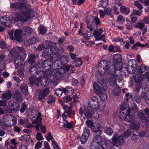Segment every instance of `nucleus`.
<instances>
[{
  "instance_id": "obj_56",
  "label": "nucleus",
  "mask_w": 149,
  "mask_h": 149,
  "mask_svg": "<svg viewBox=\"0 0 149 149\" xmlns=\"http://www.w3.org/2000/svg\"><path fill=\"white\" fill-rule=\"evenodd\" d=\"M86 123L88 126L91 128L93 125V122L91 120L88 119L86 121Z\"/></svg>"
},
{
  "instance_id": "obj_23",
  "label": "nucleus",
  "mask_w": 149,
  "mask_h": 149,
  "mask_svg": "<svg viewBox=\"0 0 149 149\" xmlns=\"http://www.w3.org/2000/svg\"><path fill=\"white\" fill-rule=\"evenodd\" d=\"M70 70V65L66 66L64 68H59L58 69H54V73H58L59 74H63L65 73V71Z\"/></svg>"
},
{
  "instance_id": "obj_45",
  "label": "nucleus",
  "mask_w": 149,
  "mask_h": 149,
  "mask_svg": "<svg viewBox=\"0 0 149 149\" xmlns=\"http://www.w3.org/2000/svg\"><path fill=\"white\" fill-rule=\"evenodd\" d=\"M104 131L107 134L111 135L113 132V131L110 127H106L104 128Z\"/></svg>"
},
{
  "instance_id": "obj_57",
  "label": "nucleus",
  "mask_w": 149,
  "mask_h": 149,
  "mask_svg": "<svg viewBox=\"0 0 149 149\" xmlns=\"http://www.w3.org/2000/svg\"><path fill=\"white\" fill-rule=\"evenodd\" d=\"M63 92V89L62 90L61 88H59L55 91V93L58 96H61Z\"/></svg>"
},
{
  "instance_id": "obj_27",
  "label": "nucleus",
  "mask_w": 149,
  "mask_h": 149,
  "mask_svg": "<svg viewBox=\"0 0 149 149\" xmlns=\"http://www.w3.org/2000/svg\"><path fill=\"white\" fill-rule=\"evenodd\" d=\"M86 21L87 24V28L89 29L90 31L91 32L93 30V26L91 25V22H93L92 17L90 16L87 17L86 18Z\"/></svg>"
},
{
  "instance_id": "obj_50",
  "label": "nucleus",
  "mask_w": 149,
  "mask_h": 149,
  "mask_svg": "<svg viewBox=\"0 0 149 149\" xmlns=\"http://www.w3.org/2000/svg\"><path fill=\"white\" fill-rule=\"evenodd\" d=\"M131 70H132L133 72L132 73L130 74H137L138 73H140L141 72L140 70V68L139 67L136 66L135 67V69L134 70L132 68Z\"/></svg>"
},
{
  "instance_id": "obj_63",
  "label": "nucleus",
  "mask_w": 149,
  "mask_h": 149,
  "mask_svg": "<svg viewBox=\"0 0 149 149\" xmlns=\"http://www.w3.org/2000/svg\"><path fill=\"white\" fill-rule=\"evenodd\" d=\"M36 137L37 139L38 140H42L43 139V137L41 133H37Z\"/></svg>"
},
{
  "instance_id": "obj_38",
  "label": "nucleus",
  "mask_w": 149,
  "mask_h": 149,
  "mask_svg": "<svg viewBox=\"0 0 149 149\" xmlns=\"http://www.w3.org/2000/svg\"><path fill=\"white\" fill-rule=\"evenodd\" d=\"M105 144L107 149H112L113 146H114L112 141L111 142L110 140L106 141Z\"/></svg>"
},
{
  "instance_id": "obj_6",
  "label": "nucleus",
  "mask_w": 149,
  "mask_h": 149,
  "mask_svg": "<svg viewBox=\"0 0 149 149\" xmlns=\"http://www.w3.org/2000/svg\"><path fill=\"white\" fill-rule=\"evenodd\" d=\"M54 60L53 63L54 66L52 68H51L49 69L46 70L45 71L44 70H40L38 72L39 74H59L58 73H54L53 71L54 69L57 70L59 68H62L63 67V66L58 56L54 58Z\"/></svg>"
},
{
  "instance_id": "obj_64",
  "label": "nucleus",
  "mask_w": 149,
  "mask_h": 149,
  "mask_svg": "<svg viewBox=\"0 0 149 149\" xmlns=\"http://www.w3.org/2000/svg\"><path fill=\"white\" fill-rule=\"evenodd\" d=\"M127 107V106L126 102H123L121 105L120 109L123 111L126 109Z\"/></svg>"
},
{
  "instance_id": "obj_32",
  "label": "nucleus",
  "mask_w": 149,
  "mask_h": 149,
  "mask_svg": "<svg viewBox=\"0 0 149 149\" xmlns=\"http://www.w3.org/2000/svg\"><path fill=\"white\" fill-rule=\"evenodd\" d=\"M11 96V92L10 90H8L7 92L2 95L1 98L2 99L5 101L9 99Z\"/></svg>"
},
{
  "instance_id": "obj_17",
  "label": "nucleus",
  "mask_w": 149,
  "mask_h": 149,
  "mask_svg": "<svg viewBox=\"0 0 149 149\" xmlns=\"http://www.w3.org/2000/svg\"><path fill=\"white\" fill-rule=\"evenodd\" d=\"M117 67H118V69H116V70L115 72H114V73H112V74L115 73L117 71H122L125 74H126L127 72L131 74L132 73V72H133L132 70H130L128 67L127 68V65L125 64H121L120 66H119V65H118V66H117Z\"/></svg>"
},
{
  "instance_id": "obj_62",
  "label": "nucleus",
  "mask_w": 149,
  "mask_h": 149,
  "mask_svg": "<svg viewBox=\"0 0 149 149\" xmlns=\"http://www.w3.org/2000/svg\"><path fill=\"white\" fill-rule=\"evenodd\" d=\"M88 137H87L84 135H82L80 139V141L82 143H84L87 140Z\"/></svg>"
},
{
  "instance_id": "obj_33",
  "label": "nucleus",
  "mask_w": 149,
  "mask_h": 149,
  "mask_svg": "<svg viewBox=\"0 0 149 149\" xmlns=\"http://www.w3.org/2000/svg\"><path fill=\"white\" fill-rule=\"evenodd\" d=\"M149 68L147 66L143 64L141 65L140 67L141 73L142 74H147Z\"/></svg>"
},
{
  "instance_id": "obj_34",
  "label": "nucleus",
  "mask_w": 149,
  "mask_h": 149,
  "mask_svg": "<svg viewBox=\"0 0 149 149\" xmlns=\"http://www.w3.org/2000/svg\"><path fill=\"white\" fill-rule=\"evenodd\" d=\"M48 76H47L46 77H41V81H40L41 85L43 86H47L49 84L48 82Z\"/></svg>"
},
{
  "instance_id": "obj_11",
  "label": "nucleus",
  "mask_w": 149,
  "mask_h": 149,
  "mask_svg": "<svg viewBox=\"0 0 149 149\" xmlns=\"http://www.w3.org/2000/svg\"><path fill=\"white\" fill-rule=\"evenodd\" d=\"M54 58H55V57L54 56H51L50 57L49 59H47L41 63L40 62L38 64V65L39 66L41 65L42 67L44 69L49 67V68L48 69H49L51 68H52L54 66L53 65L54 61ZM47 70L48 69L46 70Z\"/></svg>"
},
{
  "instance_id": "obj_59",
  "label": "nucleus",
  "mask_w": 149,
  "mask_h": 149,
  "mask_svg": "<svg viewBox=\"0 0 149 149\" xmlns=\"http://www.w3.org/2000/svg\"><path fill=\"white\" fill-rule=\"evenodd\" d=\"M27 106L25 103H23L21 105V108L20 109V111L21 113H23L26 109Z\"/></svg>"
},
{
  "instance_id": "obj_26",
  "label": "nucleus",
  "mask_w": 149,
  "mask_h": 149,
  "mask_svg": "<svg viewBox=\"0 0 149 149\" xmlns=\"http://www.w3.org/2000/svg\"><path fill=\"white\" fill-rule=\"evenodd\" d=\"M101 131H100L99 134L96 135L94 137L93 142L97 143L100 144V146L102 145V136L100 135Z\"/></svg>"
},
{
  "instance_id": "obj_20",
  "label": "nucleus",
  "mask_w": 149,
  "mask_h": 149,
  "mask_svg": "<svg viewBox=\"0 0 149 149\" xmlns=\"http://www.w3.org/2000/svg\"><path fill=\"white\" fill-rule=\"evenodd\" d=\"M59 75H51L49 77V80L51 84L56 86L58 83V81L59 80L61 77L59 76Z\"/></svg>"
},
{
  "instance_id": "obj_14",
  "label": "nucleus",
  "mask_w": 149,
  "mask_h": 149,
  "mask_svg": "<svg viewBox=\"0 0 149 149\" xmlns=\"http://www.w3.org/2000/svg\"><path fill=\"white\" fill-rule=\"evenodd\" d=\"M9 104V107L6 110L8 113H12L13 111L15 112L19 110L20 105L18 103L15 102H10Z\"/></svg>"
},
{
  "instance_id": "obj_29",
  "label": "nucleus",
  "mask_w": 149,
  "mask_h": 149,
  "mask_svg": "<svg viewBox=\"0 0 149 149\" xmlns=\"http://www.w3.org/2000/svg\"><path fill=\"white\" fill-rule=\"evenodd\" d=\"M63 108L65 112L68 114L74 115V112L72 111V106L70 105L69 107L67 105H64L63 106Z\"/></svg>"
},
{
  "instance_id": "obj_8",
  "label": "nucleus",
  "mask_w": 149,
  "mask_h": 149,
  "mask_svg": "<svg viewBox=\"0 0 149 149\" xmlns=\"http://www.w3.org/2000/svg\"><path fill=\"white\" fill-rule=\"evenodd\" d=\"M31 113L30 114L32 116V118H34L36 117V118L33 120L32 123L33 124H36L35 127L38 131H39V127L40 124H38L37 123L39 122L40 123H41L42 119L40 117L41 116V113L37 110H31Z\"/></svg>"
},
{
  "instance_id": "obj_21",
  "label": "nucleus",
  "mask_w": 149,
  "mask_h": 149,
  "mask_svg": "<svg viewBox=\"0 0 149 149\" xmlns=\"http://www.w3.org/2000/svg\"><path fill=\"white\" fill-rule=\"evenodd\" d=\"M12 97L17 101L22 102V96L19 91L17 90L12 95Z\"/></svg>"
},
{
  "instance_id": "obj_52",
  "label": "nucleus",
  "mask_w": 149,
  "mask_h": 149,
  "mask_svg": "<svg viewBox=\"0 0 149 149\" xmlns=\"http://www.w3.org/2000/svg\"><path fill=\"white\" fill-rule=\"evenodd\" d=\"M122 75H111V77L113 78V79L112 81H116V80L117 79L118 77H120V79L119 78L118 79L119 81H121L123 79V77H122Z\"/></svg>"
},
{
  "instance_id": "obj_1",
  "label": "nucleus",
  "mask_w": 149,
  "mask_h": 149,
  "mask_svg": "<svg viewBox=\"0 0 149 149\" xmlns=\"http://www.w3.org/2000/svg\"><path fill=\"white\" fill-rule=\"evenodd\" d=\"M27 2V0H20L16 3H10L11 8L15 10H19V12L15 13L16 17L12 18L14 23L21 24L34 16V11L30 7V5L26 4Z\"/></svg>"
},
{
  "instance_id": "obj_42",
  "label": "nucleus",
  "mask_w": 149,
  "mask_h": 149,
  "mask_svg": "<svg viewBox=\"0 0 149 149\" xmlns=\"http://www.w3.org/2000/svg\"><path fill=\"white\" fill-rule=\"evenodd\" d=\"M113 93L116 96H118L120 93V89L118 87L115 88L113 91Z\"/></svg>"
},
{
  "instance_id": "obj_61",
  "label": "nucleus",
  "mask_w": 149,
  "mask_h": 149,
  "mask_svg": "<svg viewBox=\"0 0 149 149\" xmlns=\"http://www.w3.org/2000/svg\"><path fill=\"white\" fill-rule=\"evenodd\" d=\"M131 132L130 130L128 129L124 132V135L125 137H127L130 136Z\"/></svg>"
},
{
  "instance_id": "obj_24",
  "label": "nucleus",
  "mask_w": 149,
  "mask_h": 149,
  "mask_svg": "<svg viewBox=\"0 0 149 149\" xmlns=\"http://www.w3.org/2000/svg\"><path fill=\"white\" fill-rule=\"evenodd\" d=\"M33 34L34 36L33 37L25 41L24 44H27V45H32L33 44L36 43L38 41V40L37 38V35L36 33H35V34Z\"/></svg>"
},
{
  "instance_id": "obj_30",
  "label": "nucleus",
  "mask_w": 149,
  "mask_h": 149,
  "mask_svg": "<svg viewBox=\"0 0 149 149\" xmlns=\"http://www.w3.org/2000/svg\"><path fill=\"white\" fill-rule=\"evenodd\" d=\"M133 77L136 84H140L141 81L145 78V75H134Z\"/></svg>"
},
{
  "instance_id": "obj_16",
  "label": "nucleus",
  "mask_w": 149,
  "mask_h": 149,
  "mask_svg": "<svg viewBox=\"0 0 149 149\" xmlns=\"http://www.w3.org/2000/svg\"><path fill=\"white\" fill-rule=\"evenodd\" d=\"M13 116L10 114H7L4 115L3 117V121L4 126L9 127L12 126V119Z\"/></svg>"
},
{
  "instance_id": "obj_15",
  "label": "nucleus",
  "mask_w": 149,
  "mask_h": 149,
  "mask_svg": "<svg viewBox=\"0 0 149 149\" xmlns=\"http://www.w3.org/2000/svg\"><path fill=\"white\" fill-rule=\"evenodd\" d=\"M11 25L10 19L7 16H3L0 20V25L2 27L5 26L10 27Z\"/></svg>"
},
{
  "instance_id": "obj_35",
  "label": "nucleus",
  "mask_w": 149,
  "mask_h": 149,
  "mask_svg": "<svg viewBox=\"0 0 149 149\" xmlns=\"http://www.w3.org/2000/svg\"><path fill=\"white\" fill-rule=\"evenodd\" d=\"M131 124L130 127L132 129L136 130L139 128L140 127V124L139 121H136L134 119V122H131Z\"/></svg>"
},
{
  "instance_id": "obj_40",
  "label": "nucleus",
  "mask_w": 149,
  "mask_h": 149,
  "mask_svg": "<svg viewBox=\"0 0 149 149\" xmlns=\"http://www.w3.org/2000/svg\"><path fill=\"white\" fill-rule=\"evenodd\" d=\"M74 124L72 122H67L65 123H64L63 125L65 128H73Z\"/></svg>"
},
{
  "instance_id": "obj_43",
  "label": "nucleus",
  "mask_w": 149,
  "mask_h": 149,
  "mask_svg": "<svg viewBox=\"0 0 149 149\" xmlns=\"http://www.w3.org/2000/svg\"><path fill=\"white\" fill-rule=\"evenodd\" d=\"M100 147V144L92 141L90 146V149H98Z\"/></svg>"
},
{
  "instance_id": "obj_18",
  "label": "nucleus",
  "mask_w": 149,
  "mask_h": 149,
  "mask_svg": "<svg viewBox=\"0 0 149 149\" xmlns=\"http://www.w3.org/2000/svg\"><path fill=\"white\" fill-rule=\"evenodd\" d=\"M49 89L48 88L45 89L40 90L38 95L37 100H42L49 94Z\"/></svg>"
},
{
  "instance_id": "obj_4",
  "label": "nucleus",
  "mask_w": 149,
  "mask_h": 149,
  "mask_svg": "<svg viewBox=\"0 0 149 149\" xmlns=\"http://www.w3.org/2000/svg\"><path fill=\"white\" fill-rule=\"evenodd\" d=\"M58 45L60 46V45L58 43L56 42L53 43L49 47V48L51 53L54 55V56L55 57L54 58H56V56H58V58H60L59 59L64 66L68 62V58L67 57L65 56H60V54L58 53H63L64 51V50L61 47L60 48H58L57 46Z\"/></svg>"
},
{
  "instance_id": "obj_28",
  "label": "nucleus",
  "mask_w": 149,
  "mask_h": 149,
  "mask_svg": "<svg viewBox=\"0 0 149 149\" xmlns=\"http://www.w3.org/2000/svg\"><path fill=\"white\" fill-rule=\"evenodd\" d=\"M20 90L22 94L26 95L29 94V92L28 90V86L25 83L21 84L20 86Z\"/></svg>"
},
{
  "instance_id": "obj_2",
  "label": "nucleus",
  "mask_w": 149,
  "mask_h": 149,
  "mask_svg": "<svg viewBox=\"0 0 149 149\" xmlns=\"http://www.w3.org/2000/svg\"><path fill=\"white\" fill-rule=\"evenodd\" d=\"M99 109H102L99 103L98 99L97 97L93 96L91 98L90 102H88L87 108L85 106L80 108L79 113L81 116H83L84 114L88 119L91 118L94 113V110Z\"/></svg>"
},
{
  "instance_id": "obj_7",
  "label": "nucleus",
  "mask_w": 149,
  "mask_h": 149,
  "mask_svg": "<svg viewBox=\"0 0 149 149\" xmlns=\"http://www.w3.org/2000/svg\"><path fill=\"white\" fill-rule=\"evenodd\" d=\"M97 72L100 74H111V69L105 60L101 61L98 63L97 68Z\"/></svg>"
},
{
  "instance_id": "obj_58",
  "label": "nucleus",
  "mask_w": 149,
  "mask_h": 149,
  "mask_svg": "<svg viewBox=\"0 0 149 149\" xmlns=\"http://www.w3.org/2000/svg\"><path fill=\"white\" fill-rule=\"evenodd\" d=\"M144 26V24L142 22L138 23L136 26V27L140 29L141 30L143 29Z\"/></svg>"
},
{
  "instance_id": "obj_55",
  "label": "nucleus",
  "mask_w": 149,
  "mask_h": 149,
  "mask_svg": "<svg viewBox=\"0 0 149 149\" xmlns=\"http://www.w3.org/2000/svg\"><path fill=\"white\" fill-rule=\"evenodd\" d=\"M42 123V122L41 123H40L39 122L37 123L38 124H40L39 127H40L41 132L43 133H45L46 131V127L44 125H41V124Z\"/></svg>"
},
{
  "instance_id": "obj_44",
  "label": "nucleus",
  "mask_w": 149,
  "mask_h": 149,
  "mask_svg": "<svg viewBox=\"0 0 149 149\" xmlns=\"http://www.w3.org/2000/svg\"><path fill=\"white\" fill-rule=\"evenodd\" d=\"M120 9L123 13H125L126 15H127L130 12V9L124 6H121Z\"/></svg>"
},
{
  "instance_id": "obj_12",
  "label": "nucleus",
  "mask_w": 149,
  "mask_h": 149,
  "mask_svg": "<svg viewBox=\"0 0 149 149\" xmlns=\"http://www.w3.org/2000/svg\"><path fill=\"white\" fill-rule=\"evenodd\" d=\"M103 32V29L101 28L94 31L93 34L96 40H102L104 42H106L104 35H101Z\"/></svg>"
},
{
  "instance_id": "obj_37",
  "label": "nucleus",
  "mask_w": 149,
  "mask_h": 149,
  "mask_svg": "<svg viewBox=\"0 0 149 149\" xmlns=\"http://www.w3.org/2000/svg\"><path fill=\"white\" fill-rule=\"evenodd\" d=\"M28 62L31 64H33L35 62L36 56L34 54H31L29 56Z\"/></svg>"
},
{
  "instance_id": "obj_60",
  "label": "nucleus",
  "mask_w": 149,
  "mask_h": 149,
  "mask_svg": "<svg viewBox=\"0 0 149 149\" xmlns=\"http://www.w3.org/2000/svg\"><path fill=\"white\" fill-rule=\"evenodd\" d=\"M142 13V11L141 10H138L136 9L133 10V13L136 15L139 16H140Z\"/></svg>"
},
{
  "instance_id": "obj_19",
  "label": "nucleus",
  "mask_w": 149,
  "mask_h": 149,
  "mask_svg": "<svg viewBox=\"0 0 149 149\" xmlns=\"http://www.w3.org/2000/svg\"><path fill=\"white\" fill-rule=\"evenodd\" d=\"M30 84L33 86L35 84L37 86H39V83L41 80V77H37L34 76H32L29 78Z\"/></svg>"
},
{
  "instance_id": "obj_22",
  "label": "nucleus",
  "mask_w": 149,
  "mask_h": 149,
  "mask_svg": "<svg viewBox=\"0 0 149 149\" xmlns=\"http://www.w3.org/2000/svg\"><path fill=\"white\" fill-rule=\"evenodd\" d=\"M22 31L26 35H29L30 36L31 34H34L35 32H33V29L30 27L25 26L23 27L22 29Z\"/></svg>"
},
{
  "instance_id": "obj_48",
  "label": "nucleus",
  "mask_w": 149,
  "mask_h": 149,
  "mask_svg": "<svg viewBox=\"0 0 149 149\" xmlns=\"http://www.w3.org/2000/svg\"><path fill=\"white\" fill-rule=\"evenodd\" d=\"M30 72L32 74H38V72L37 68L35 67H31L30 70Z\"/></svg>"
},
{
  "instance_id": "obj_41",
  "label": "nucleus",
  "mask_w": 149,
  "mask_h": 149,
  "mask_svg": "<svg viewBox=\"0 0 149 149\" xmlns=\"http://www.w3.org/2000/svg\"><path fill=\"white\" fill-rule=\"evenodd\" d=\"M100 127V125L97 123L94 126H93L91 128V130L92 132H97L100 131L99 129Z\"/></svg>"
},
{
  "instance_id": "obj_3",
  "label": "nucleus",
  "mask_w": 149,
  "mask_h": 149,
  "mask_svg": "<svg viewBox=\"0 0 149 149\" xmlns=\"http://www.w3.org/2000/svg\"><path fill=\"white\" fill-rule=\"evenodd\" d=\"M12 56H15V67L18 68L23 65V62L25 59L26 54V53L24 48L17 47L13 48L10 52Z\"/></svg>"
},
{
  "instance_id": "obj_9",
  "label": "nucleus",
  "mask_w": 149,
  "mask_h": 149,
  "mask_svg": "<svg viewBox=\"0 0 149 149\" xmlns=\"http://www.w3.org/2000/svg\"><path fill=\"white\" fill-rule=\"evenodd\" d=\"M130 109L128 108L125 113L121 111L120 113L119 117L121 119H124L127 122H134L135 117L134 115L130 114Z\"/></svg>"
},
{
  "instance_id": "obj_53",
  "label": "nucleus",
  "mask_w": 149,
  "mask_h": 149,
  "mask_svg": "<svg viewBox=\"0 0 149 149\" xmlns=\"http://www.w3.org/2000/svg\"><path fill=\"white\" fill-rule=\"evenodd\" d=\"M128 66L129 68L130 69H131V67L132 66V64H133V65L134 64H136V61L135 60H131L130 61H129L128 63Z\"/></svg>"
},
{
  "instance_id": "obj_25",
  "label": "nucleus",
  "mask_w": 149,
  "mask_h": 149,
  "mask_svg": "<svg viewBox=\"0 0 149 149\" xmlns=\"http://www.w3.org/2000/svg\"><path fill=\"white\" fill-rule=\"evenodd\" d=\"M22 31L20 29L16 30L15 32L14 39L17 42H19L21 40L22 37Z\"/></svg>"
},
{
  "instance_id": "obj_36",
  "label": "nucleus",
  "mask_w": 149,
  "mask_h": 149,
  "mask_svg": "<svg viewBox=\"0 0 149 149\" xmlns=\"http://www.w3.org/2000/svg\"><path fill=\"white\" fill-rule=\"evenodd\" d=\"M53 43V42L50 45L49 47L50 46V45H51ZM49 49H50L49 47V49H48V48H46L43 51L42 54V56L43 58H47L50 55L51 53L49 52ZM50 52H51L50 49Z\"/></svg>"
},
{
  "instance_id": "obj_51",
  "label": "nucleus",
  "mask_w": 149,
  "mask_h": 149,
  "mask_svg": "<svg viewBox=\"0 0 149 149\" xmlns=\"http://www.w3.org/2000/svg\"><path fill=\"white\" fill-rule=\"evenodd\" d=\"M90 133V130L88 128L85 127L83 133V135L87 137H88Z\"/></svg>"
},
{
  "instance_id": "obj_31",
  "label": "nucleus",
  "mask_w": 149,
  "mask_h": 149,
  "mask_svg": "<svg viewBox=\"0 0 149 149\" xmlns=\"http://www.w3.org/2000/svg\"><path fill=\"white\" fill-rule=\"evenodd\" d=\"M63 92L67 95H71L73 94L74 90L71 87H67L66 88H62Z\"/></svg>"
},
{
  "instance_id": "obj_54",
  "label": "nucleus",
  "mask_w": 149,
  "mask_h": 149,
  "mask_svg": "<svg viewBox=\"0 0 149 149\" xmlns=\"http://www.w3.org/2000/svg\"><path fill=\"white\" fill-rule=\"evenodd\" d=\"M134 4L140 10L143 8V6L138 2V1H135Z\"/></svg>"
},
{
  "instance_id": "obj_46",
  "label": "nucleus",
  "mask_w": 149,
  "mask_h": 149,
  "mask_svg": "<svg viewBox=\"0 0 149 149\" xmlns=\"http://www.w3.org/2000/svg\"><path fill=\"white\" fill-rule=\"evenodd\" d=\"M48 100L47 101L48 104L54 103L55 101V97L52 95H50L48 97Z\"/></svg>"
},
{
  "instance_id": "obj_5",
  "label": "nucleus",
  "mask_w": 149,
  "mask_h": 149,
  "mask_svg": "<svg viewBox=\"0 0 149 149\" xmlns=\"http://www.w3.org/2000/svg\"><path fill=\"white\" fill-rule=\"evenodd\" d=\"M97 83H94L93 84V89L94 92L99 95L102 91L107 89V86L104 79V75H99L97 77Z\"/></svg>"
},
{
  "instance_id": "obj_10",
  "label": "nucleus",
  "mask_w": 149,
  "mask_h": 149,
  "mask_svg": "<svg viewBox=\"0 0 149 149\" xmlns=\"http://www.w3.org/2000/svg\"><path fill=\"white\" fill-rule=\"evenodd\" d=\"M111 140L113 145L116 147L121 145L124 142V138L123 135L118 136L116 133L114 134Z\"/></svg>"
},
{
  "instance_id": "obj_13",
  "label": "nucleus",
  "mask_w": 149,
  "mask_h": 149,
  "mask_svg": "<svg viewBox=\"0 0 149 149\" xmlns=\"http://www.w3.org/2000/svg\"><path fill=\"white\" fill-rule=\"evenodd\" d=\"M113 57V62L114 64L115 69L116 68V69H118L117 66L119 65L120 66L121 65L122 56L120 54H114Z\"/></svg>"
},
{
  "instance_id": "obj_39",
  "label": "nucleus",
  "mask_w": 149,
  "mask_h": 149,
  "mask_svg": "<svg viewBox=\"0 0 149 149\" xmlns=\"http://www.w3.org/2000/svg\"><path fill=\"white\" fill-rule=\"evenodd\" d=\"M82 62L80 58H77L74 60L73 64L76 67L80 66L82 64Z\"/></svg>"
},
{
  "instance_id": "obj_49",
  "label": "nucleus",
  "mask_w": 149,
  "mask_h": 149,
  "mask_svg": "<svg viewBox=\"0 0 149 149\" xmlns=\"http://www.w3.org/2000/svg\"><path fill=\"white\" fill-rule=\"evenodd\" d=\"M136 132L137 134L133 133V135H132L131 136L132 140L134 141H136L139 137V133L137 132L136 131Z\"/></svg>"
},
{
  "instance_id": "obj_47",
  "label": "nucleus",
  "mask_w": 149,
  "mask_h": 149,
  "mask_svg": "<svg viewBox=\"0 0 149 149\" xmlns=\"http://www.w3.org/2000/svg\"><path fill=\"white\" fill-rule=\"evenodd\" d=\"M138 115L141 119L144 120L145 119V115L143 112V111L141 110H139L138 112Z\"/></svg>"
}]
</instances>
